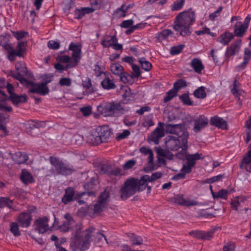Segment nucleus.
<instances>
[{"mask_svg": "<svg viewBox=\"0 0 251 251\" xmlns=\"http://www.w3.org/2000/svg\"><path fill=\"white\" fill-rule=\"evenodd\" d=\"M9 120L8 114L0 113V130L3 131L5 135L7 134V130L5 125L9 122Z\"/></svg>", "mask_w": 251, "mask_h": 251, "instance_id": "72a5a7b5", "label": "nucleus"}, {"mask_svg": "<svg viewBox=\"0 0 251 251\" xmlns=\"http://www.w3.org/2000/svg\"><path fill=\"white\" fill-rule=\"evenodd\" d=\"M165 135L164 131V124L158 123V126L157 127L151 135V139L155 143L158 144L159 140L162 138Z\"/></svg>", "mask_w": 251, "mask_h": 251, "instance_id": "4468645a", "label": "nucleus"}, {"mask_svg": "<svg viewBox=\"0 0 251 251\" xmlns=\"http://www.w3.org/2000/svg\"><path fill=\"white\" fill-rule=\"evenodd\" d=\"M69 49L73 51L72 59L68 55H61L57 57L60 63L55 64L54 67L60 72L75 67L80 59L81 49L79 44L72 43L69 46Z\"/></svg>", "mask_w": 251, "mask_h": 251, "instance_id": "7ed1b4c3", "label": "nucleus"}, {"mask_svg": "<svg viewBox=\"0 0 251 251\" xmlns=\"http://www.w3.org/2000/svg\"><path fill=\"white\" fill-rule=\"evenodd\" d=\"M64 221L63 224L59 226L60 231L67 232L72 230L75 235L74 244L75 246L81 251L87 250L90 245L91 238L94 233L95 229L90 227L86 229L81 236L80 230L82 228V224L76 223L70 214L67 213L64 216Z\"/></svg>", "mask_w": 251, "mask_h": 251, "instance_id": "f257e3e1", "label": "nucleus"}, {"mask_svg": "<svg viewBox=\"0 0 251 251\" xmlns=\"http://www.w3.org/2000/svg\"><path fill=\"white\" fill-rule=\"evenodd\" d=\"M188 137V133H184L183 137H176L173 135L168 136L165 139L166 147L172 151H176L180 148L185 147L187 144Z\"/></svg>", "mask_w": 251, "mask_h": 251, "instance_id": "423d86ee", "label": "nucleus"}, {"mask_svg": "<svg viewBox=\"0 0 251 251\" xmlns=\"http://www.w3.org/2000/svg\"><path fill=\"white\" fill-rule=\"evenodd\" d=\"M210 124L223 129H225L227 127L226 122L223 118L218 116L211 117Z\"/></svg>", "mask_w": 251, "mask_h": 251, "instance_id": "412c9836", "label": "nucleus"}, {"mask_svg": "<svg viewBox=\"0 0 251 251\" xmlns=\"http://www.w3.org/2000/svg\"><path fill=\"white\" fill-rule=\"evenodd\" d=\"M130 241L132 243V245H139L143 243V240L141 237L136 236L134 234H131L130 237Z\"/></svg>", "mask_w": 251, "mask_h": 251, "instance_id": "a18cd8bd", "label": "nucleus"}, {"mask_svg": "<svg viewBox=\"0 0 251 251\" xmlns=\"http://www.w3.org/2000/svg\"><path fill=\"white\" fill-rule=\"evenodd\" d=\"M233 38L232 33L226 31L221 34L217 38V41L223 45H227Z\"/></svg>", "mask_w": 251, "mask_h": 251, "instance_id": "b1692460", "label": "nucleus"}, {"mask_svg": "<svg viewBox=\"0 0 251 251\" xmlns=\"http://www.w3.org/2000/svg\"><path fill=\"white\" fill-rule=\"evenodd\" d=\"M172 34V32L169 29H165L156 35V38L158 42H162L163 41L168 40Z\"/></svg>", "mask_w": 251, "mask_h": 251, "instance_id": "2f4dec72", "label": "nucleus"}, {"mask_svg": "<svg viewBox=\"0 0 251 251\" xmlns=\"http://www.w3.org/2000/svg\"><path fill=\"white\" fill-rule=\"evenodd\" d=\"M109 193L106 191H104L101 193L99 197V201L97 203L95 204L94 206V208L92 207L87 206L86 210L83 212V214H91V211L93 210V213L98 214L100 213L105 207L106 205L107 202L109 199Z\"/></svg>", "mask_w": 251, "mask_h": 251, "instance_id": "0eeeda50", "label": "nucleus"}, {"mask_svg": "<svg viewBox=\"0 0 251 251\" xmlns=\"http://www.w3.org/2000/svg\"><path fill=\"white\" fill-rule=\"evenodd\" d=\"M21 179L25 184L32 183L33 181L32 175L25 170H23L22 172Z\"/></svg>", "mask_w": 251, "mask_h": 251, "instance_id": "c9c22d12", "label": "nucleus"}, {"mask_svg": "<svg viewBox=\"0 0 251 251\" xmlns=\"http://www.w3.org/2000/svg\"><path fill=\"white\" fill-rule=\"evenodd\" d=\"M50 163L55 167L58 173L67 175L72 173L74 170L69 166L64 163L56 157H50Z\"/></svg>", "mask_w": 251, "mask_h": 251, "instance_id": "9d476101", "label": "nucleus"}, {"mask_svg": "<svg viewBox=\"0 0 251 251\" xmlns=\"http://www.w3.org/2000/svg\"><path fill=\"white\" fill-rule=\"evenodd\" d=\"M16 71H10L8 75L18 80L23 85L29 88V92L42 95L47 94L49 89L44 82L34 83L32 82V74L27 71L23 62H18L15 65Z\"/></svg>", "mask_w": 251, "mask_h": 251, "instance_id": "f03ea898", "label": "nucleus"}, {"mask_svg": "<svg viewBox=\"0 0 251 251\" xmlns=\"http://www.w3.org/2000/svg\"><path fill=\"white\" fill-rule=\"evenodd\" d=\"M90 3L92 8H95V10L100 8L102 4V0H90Z\"/></svg>", "mask_w": 251, "mask_h": 251, "instance_id": "bf43d9fd", "label": "nucleus"}, {"mask_svg": "<svg viewBox=\"0 0 251 251\" xmlns=\"http://www.w3.org/2000/svg\"><path fill=\"white\" fill-rule=\"evenodd\" d=\"M210 190L213 198L215 199L221 198L226 199L228 194V191L225 189H222L219 191L217 193H214L212 190L211 186H210Z\"/></svg>", "mask_w": 251, "mask_h": 251, "instance_id": "4c0bfd02", "label": "nucleus"}, {"mask_svg": "<svg viewBox=\"0 0 251 251\" xmlns=\"http://www.w3.org/2000/svg\"><path fill=\"white\" fill-rule=\"evenodd\" d=\"M59 84L62 86H70L71 84V80L68 77H63L60 78Z\"/></svg>", "mask_w": 251, "mask_h": 251, "instance_id": "052dcab7", "label": "nucleus"}, {"mask_svg": "<svg viewBox=\"0 0 251 251\" xmlns=\"http://www.w3.org/2000/svg\"><path fill=\"white\" fill-rule=\"evenodd\" d=\"M165 130L168 133L177 135V137H183L184 133H188L185 130V126L183 124H168L165 126Z\"/></svg>", "mask_w": 251, "mask_h": 251, "instance_id": "f8f14e48", "label": "nucleus"}, {"mask_svg": "<svg viewBox=\"0 0 251 251\" xmlns=\"http://www.w3.org/2000/svg\"><path fill=\"white\" fill-rule=\"evenodd\" d=\"M195 21V14L191 9L180 13L176 17L174 29L180 35L186 36L191 33L190 26Z\"/></svg>", "mask_w": 251, "mask_h": 251, "instance_id": "20e7f679", "label": "nucleus"}, {"mask_svg": "<svg viewBox=\"0 0 251 251\" xmlns=\"http://www.w3.org/2000/svg\"><path fill=\"white\" fill-rule=\"evenodd\" d=\"M12 33L14 37L18 40L24 38L27 34V32L22 31L13 32Z\"/></svg>", "mask_w": 251, "mask_h": 251, "instance_id": "e2e57ef3", "label": "nucleus"}, {"mask_svg": "<svg viewBox=\"0 0 251 251\" xmlns=\"http://www.w3.org/2000/svg\"><path fill=\"white\" fill-rule=\"evenodd\" d=\"M12 159L18 164L25 163L28 159V156L25 152L18 151L11 155Z\"/></svg>", "mask_w": 251, "mask_h": 251, "instance_id": "393cba45", "label": "nucleus"}, {"mask_svg": "<svg viewBox=\"0 0 251 251\" xmlns=\"http://www.w3.org/2000/svg\"><path fill=\"white\" fill-rule=\"evenodd\" d=\"M191 66L193 68L195 72L197 73H201L204 68V66L200 59L199 58H194L191 62Z\"/></svg>", "mask_w": 251, "mask_h": 251, "instance_id": "c85d7f7f", "label": "nucleus"}, {"mask_svg": "<svg viewBox=\"0 0 251 251\" xmlns=\"http://www.w3.org/2000/svg\"><path fill=\"white\" fill-rule=\"evenodd\" d=\"M95 8L92 7H82L77 8L75 11L74 16L76 19H81L85 14H88L93 12Z\"/></svg>", "mask_w": 251, "mask_h": 251, "instance_id": "a878e982", "label": "nucleus"}, {"mask_svg": "<svg viewBox=\"0 0 251 251\" xmlns=\"http://www.w3.org/2000/svg\"><path fill=\"white\" fill-rule=\"evenodd\" d=\"M7 100L5 93L0 89V110L9 112L12 110L10 106L7 105L4 101Z\"/></svg>", "mask_w": 251, "mask_h": 251, "instance_id": "cd10ccee", "label": "nucleus"}, {"mask_svg": "<svg viewBox=\"0 0 251 251\" xmlns=\"http://www.w3.org/2000/svg\"><path fill=\"white\" fill-rule=\"evenodd\" d=\"M96 130L101 139V143L105 142L110 136V132L105 127H99L97 128Z\"/></svg>", "mask_w": 251, "mask_h": 251, "instance_id": "473e14b6", "label": "nucleus"}, {"mask_svg": "<svg viewBox=\"0 0 251 251\" xmlns=\"http://www.w3.org/2000/svg\"><path fill=\"white\" fill-rule=\"evenodd\" d=\"M139 62L141 65L142 68L146 71H149L152 65L151 63L147 61L144 58H141L139 59Z\"/></svg>", "mask_w": 251, "mask_h": 251, "instance_id": "79ce46f5", "label": "nucleus"}, {"mask_svg": "<svg viewBox=\"0 0 251 251\" xmlns=\"http://www.w3.org/2000/svg\"><path fill=\"white\" fill-rule=\"evenodd\" d=\"M201 157V154L198 153L192 154H188L186 159L187 162L194 166L195 164L196 161L200 159Z\"/></svg>", "mask_w": 251, "mask_h": 251, "instance_id": "a19ab883", "label": "nucleus"}, {"mask_svg": "<svg viewBox=\"0 0 251 251\" xmlns=\"http://www.w3.org/2000/svg\"><path fill=\"white\" fill-rule=\"evenodd\" d=\"M10 99L13 104L17 105L20 103L25 102L26 100V97L25 95L12 94Z\"/></svg>", "mask_w": 251, "mask_h": 251, "instance_id": "e433bc0d", "label": "nucleus"}, {"mask_svg": "<svg viewBox=\"0 0 251 251\" xmlns=\"http://www.w3.org/2000/svg\"><path fill=\"white\" fill-rule=\"evenodd\" d=\"M190 234L196 238L203 239L209 240L213 236V231H208L207 232L202 231H195L190 233Z\"/></svg>", "mask_w": 251, "mask_h": 251, "instance_id": "5701e85b", "label": "nucleus"}, {"mask_svg": "<svg viewBox=\"0 0 251 251\" xmlns=\"http://www.w3.org/2000/svg\"><path fill=\"white\" fill-rule=\"evenodd\" d=\"M12 201L7 198H1L0 199V207L8 206L11 207Z\"/></svg>", "mask_w": 251, "mask_h": 251, "instance_id": "6e6d98bb", "label": "nucleus"}, {"mask_svg": "<svg viewBox=\"0 0 251 251\" xmlns=\"http://www.w3.org/2000/svg\"><path fill=\"white\" fill-rule=\"evenodd\" d=\"M172 201L177 204L184 206H193L197 204V202L195 201L185 199L182 195H176L172 199Z\"/></svg>", "mask_w": 251, "mask_h": 251, "instance_id": "ddd939ff", "label": "nucleus"}, {"mask_svg": "<svg viewBox=\"0 0 251 251\" xmlns=\"http://www.w3.org/2000/svg\"><path fill=\"white\" fill-rule=\"evenodd\" d=\"M54 222L52 226L50 227L48 224L49 219L47 217L39 218L37 219L35 223V229L39 234H43L49 230H51L54 227L56 224H58L55 215H54Z\"/></svg>", "mask_w": 251, "mask_h": 251, "instance_id": "1a4fd4ad", "label": "nucleus"}, {"mask_svg": "<svg viewBox=\"0 0 251 251\" xmlns=\"http://www.w3.org/2000/svg\"><path fill=\"white\" fill-rule=\"evenodd\" d=\"M136 164V161L134 160H129L123 165V169L125 170H128L132 168Z\"/></svg>", "mask_w": 251, "mask_h": 251, "instance_id": "680f3d73", "label": "nucleus"}, {"mask_svg": "<svg viewBox=\"0 0 251 251\" xmlns=\"http://www.w3.org/2000/svg\"><path fill=\"white\" fill-rule=\"evenodd\" d=\"M7 50L8 52L15 53L17 56H22L25 50V43L24 42H19L16 49H14L11 46L9 45Z\"/></svg>", "mask_w": 251, "mask_h": 251, "instance_id": "6ab92c4d", "label": "nucleus"}, {"mask_svg": "<svg viewBox=\"0 0 251 251\" xmlns=\"http://www.w3.org/2000/svg\"><path fill=\"white\" fill-rule=\"evenodd\" d=\"M74 190L72 188H68L66 189L65 194L62 199V202L67 204L74 199Z\"/></svg>", "mask_w": 251, "mask_h": 251, "instance_id": "c756f323", "label": "nucleus"}, {"mask_svg": "<svg viewBox=\"0 0 251 251\" xmlns=\"http://www.w3.org/2000/svg\"><path fill=\"white\" fill-rule=\"evenodd\" d=\"M251 59V50L249 48H245L244 50V54L243 60H245V62H249Z\"/></svg>", "mask_w": 251, "mask_h": 251, "instance_id": "338daca9", "label": "nucleus"}, {"mask_svg": "<svg viewBox=\"0 0 251 251\" xmlns=\"http://www.w3.org/2000/svg\"><path fill=\"white\" fill-rule=\"evenodd\" d=\"M240 83L235 79L233 83L232 86L230 88L231 93L236 97L239 98L240 96H244L245 92L239 88ZM240 98H239V99Z\"/></svg>", "mask_w": 251, "mask_h": 251, "instance_id": "bb28decb", "label": "nucleus"}, {"mask_svg": "<svg viewBox=\"0 0 251 251\" xmlns=\"http://www.w3.org/2000/svg\"><path fill=\"white\" fill-rule=\"evenodd\" d=\"M136 180V185L137 191H142L145 189L148 186V183L150 181V176L149 175L143 176L140 180L134 178Z\"/></svg>", "mask_w": 251, "mask_h": 251, "instance_id": "a211bd4d", "label": "nucleus"}, {"mask_svg": "<svg viewBox=\"0 0 251 251\" xmlns=\"http://www.w3.org/2000/svg\"><path fill=\"white\" fill-rule=\"evenodd\" d=\"M133 24L134 21L132 19L125 20L121 24V26L123 28H128L132 25Z\"/></svg>", "mask_w": 251, "mask_h": 251, "instance_id": "774afa93", "label": "nucleus"}, {"mask_svg": "<svg viewBox=\"0 0 251 251\" xmlns=\"http://www.w3.org/2000/svg\"><path fill=\"white\" fill-rule=\"evenodd\" d=\"M124 94L123 97L126 101L131 100L134 98V95L131 93V90L128 87H125L123 89Z\"/></svg>", "mask_w": 251, "mask_h": 251, "instance_id": "ea45409f", "label": "nucleus"}, {"mask_svg": "<svg viewBox=\"0 0 251 251\" xmlns=\"http://www.w3.org/2000/svg\"><path fill=\"white\" fill-rule=\"evenodd\" d=\"M48 46L50 49L56 50L59 49L60 44L58 41L50 40L48 42Z\"/></svg>", "mask_w": 251, "mask_h": 251, "instance_id": "0e129e2a", "label": "nucleus"}, {"mask_svg": "<svg viewBox=\"0 0 251 251\" xmlns=\"http://www.w3.org/2000/svg\"><path fill=\"white\" fill-rule=\"evenodd\" d=\"M186 86V83L185 80L183 79H179L174 83L173 88L176 90V92H177L179 90L185 87Z\"/></svg>", "mask_w": 251, "mask_h": 251, "instance_id": "09e8293b", "label": "nucleus"}, {"mask_svg": "<svg viewBox=\"0 0 251 251\" xmlns=\"http://www.w3.org/2000/svg\"><path fill=\"white\" fill-rule=\"evenodd\" d=\"M110 71L113 74L119 76L123 74L124 68L120 63H114L111 65Z\"/></svg>", "mask_w": 251, "mask_h": 251, "instance_id": "f704fd0d", "label": "nucleus"}, {"mask_svg": "<svg viewBox=\"0 0 251 251\" xmlns=\"http://www.w3.org/2000/svg\"><path fill=\"white\" fill-rule=\"evenodd\" d=\"M223 9V8L222 6H219L218 9L210 14L209 16V19L212 21H214L220 15L221 12Z\"/></svg>", "mask_w": 251, "mask_h": 251, "instance_id": "864d4df0", "label": "nucleus"}, {"mask_svg": "<svg viewBox=\"0 0 251 251\" xmlns=\"http://www.w3.org/2000/svg\"><path fill=\"white\" fill-rule=\"evenodd\" d=\"M242 44L241 40H239L232 44L226 49V53L227 55H233L239 52Z\"/></svg>", "mask_w": 251, "mask_h": 251, "instance_id": "4be33fe9", "label": "nucleus"}, {"mask_svg": "<svg viewBox=\"0 0 251 251\" xmlns=\"http://www.w3.org/2000/svg\"><path fill=\"white\" fill-rule=\"evenodd\" d=\"M154 125L153 121V114H149L144 118V121L143 123V126L145 127H150Z\"/></svg>", "mask_w": 251, "mask_h": 251, "instance_id": "c03bdc74", "label": "nucleus"}, {"mask_svg": "<svg viewBox=\"0 0 251 251\" xmlns=\"http://www.w3.org/2000/svg\"><path fill=\"white\" fill-rule=\"evenodd\" d=\"M116 42L117 39L115 36H105L101 41V45L105 48H108L112 47Z\"/></svg>", "mask_w": 251, "mask_h": 251, "instance_id": "7c9ffc66", "label": "nucleus"}, {"mask_svg": "<svg viewBox=\"0 0 251 251\" xmlns=\"http://www.w3.org/2000/svg\"><path fill=\"white\" fill-rule=\"evenodd\" d=\"M101 85L106 90H110L115 88V85L112 80L108 77L105 78L101 82Z\"/></svg>", "mask_w": 251, "mask_h": 251, "instance_id": "58836bf2", "label": "nucleus"}, {"mask_svg": "<svg viewBox=\"0 0 251 251\" xmlns=\"http://www.w3.org/2000/svg\"><path fill=\"white\" fill-rule=\"evenodd\" d=\"M177 92L176 91V90L172 88L170 91H169L167 94L166 96L164 98V101L165 102H167L170 100H171L173 98L176 96Z\"/></svg>", "mask_w": 251, "mask_h": 251, "instance_id": "de8ad7c7", "label": "nucleus"}, {"mask_svg": "<svg viewBox=\"0 0 251 251\" xmlns=\"http://www.w3.org/2000/svg\"><path fill=\"white\" fill-rule=\"evenodd\" d=\"M179 99L184 104L188 105H191L192 104V102L191 101L190 98L187 94H184L180 96Z\"/></svg>", "mask_w": 251, "mask_h": 251, "instance_id": "13d9d810", "label": "nucleus"}, {"mask_svg": "<svg viewBox=\"0 0 251 251\" xmlns=\"http://www.w3.org/2000/svg\"><path fill=\"white\" fill-rule=\"evenodd\" d=\"M36 207L30 206L28 208V212H23L18 216L17 221L22 227H28L31 223L32 217L31 214L36 212Z\"/></svg>", "mask_w": 251, "mask_h": 251, "instance_id": "9b49d317", "label": "nucleus"}, {"mask_svg": "<svg viewBox=\"0 0 251 251\" xmlns=\"http://www.w3.org/2000/svg\"><path fill=\"white\" fill-rule=\"evenodd\" d=\"M248 28L247 25H244L242 22H236L234 28L235 35L239 37H243L245 35Z\"/></svg>", "mask_w": 251, "mask_h": 251, "instance_id": "aec40b11", "label": "nucleus"}, {"mask_svg": "<svg viewBox=\"0 0 251 251\" xmlns=\"http://www.w3.org/2000/svg\"><path fill=\"white\" fill-rule=\"evenodd\" d=\"M207 124L208 119L203 115L200 116L194 120V132L197 133L200 131Z\"/></svg>", "mask_w": 251, "mask_h": 251, "instance_id": "2eb2a0df", "label": "nucleus"}, {"mask_svg": "<svg viewBox=\"0 0 251 251\" xmlns=\"http://www.w3.org/2000/svg\"><path fill=\"white\" fill-rule=\"evenodd\" d=\"M130 133L128 130H124L122 132H118L116 134V138L118 140L124 139L128 137Z\"/></svg>", "mask_w": 251, "mask_h": 251, "instance_id": "5fc2aeb1", "label": "nucleus"}, {"mask_svg": "<svg viewBox=\"0 0 251 251\" xmlns=\"http://www.w3.org/2000/svg\"><path fill=\"white\" fill-rule=\"evenodd\" d=\"M126 11H125V9L123 8V6L115 11L114 13L115 16L117 18H121L124 17L126 16Z\"/></svg>", "mask_w": 251, "mask_h": 251, "instance_id": "4d7b16f0", "label": "nucleus"}, {"mask_svg": "<svg viewBox=\"0 0 251 251\" xmlns=\"http://www.w3.org/2000/svg\"><path fill=\"white\" fill-rule=\"evenodd\" d=\"M136 184V180L134 178H129L125 182L120 190L122 199H126L137 191Z\"/></svg>", "mask_w": 251, "mask_h": 251, "instance_id": "6e6552de", "label": "nucleus"}, {"mask_svg": "<svg viewBox=\"0 0 251 251\" xmlns=\"http://www.w3.org/2000/svg\"><path fill=\"white\" fill-rule=\"evenodd\" d=\"M244 199L242 197H237L233 199L231 201V204L235 209L237 210L240 204L243 202Z\"/></svg>", "mask_w": 251, "mask_h": 251, "instance_id": "49530a36", "label": "nucleus"}, {"mask_svg": "<svg viewBox=\"0 0 251 251\" xmlns=\"http://www.w3.org/2000/svg\"><path fill=\"white\" fill-rule=\"evenodd\" d=\"M10 231L15 236H18L20 235V232L19 229V226L17 223L13 222L10 224Z\"/></svg>", "mask_w": 251, "mask_h": 251, "instance_id": "8fccbe9b", "label": "nucleus"}, {"mask_svg": "<svg viewBox=\"0 0 251 251\" xmlns=\"http://www.w3.org/2000/svg\"><path fill=\"white\" fill-rule=\"evenodd\" d=\"M184 0H176L172 5V9L173 10H180L184 5Z\"/></svg>", "mask_w": 251, "mask_h": 251, "instance_id": "3c124183", "label": "nucleus"}, {"mask_svg": "<svg viewBox=\"0 0 251 251\" xmlns=\"http://www.w3.org/2000/svg\"><path fill=\"white\" fill-rule=\"evenodd\" d=\"M156 151L158 155V160L160 164H165V161L164 157L169 159H172L174 158V155L173 154L169 151L163 150L161 148H156Z\"/></svg>", "mask_w": 251, "mask_h": 251, "instance_id": "f3484780", "label": "nucleus"}, {"mask_svg": "<svg viewBox=\"0 0 251 251\" xmlns=\"http://www.w3.org/2000/svg\"><path fill=\"white\" fill-rule=\"evenodd\" d=\"M87 141L93 145H97L101 143V139L100 138L96 129L92 130L88 134L87 136Z\"/></svg>", "mask_w": 251, "mask_h": 251, "instance_id": "dca6fc26", "label": "nucleus"}, {"mask_svg": "<svg viewBox=\"0 0 251 251\" xmlns=\"http://www.w3.org/2000/svg\"><path fill=\"white\" fill-rule=\"evenodd\" d=\"M186 148L187 145H186L185 147L181 148L182 149L181 151L176 154V157L182 160H186L188 155L186 150Z\"/></svg>", "mask_w": 251, "mask_h": 251, "instance_id": "603ef678", "label": "nucleus"}, {"mask_svg": "<svg viewBox=\"0 0 251 251\" xmlns=\"http://www.w3.org/2000/svg\"><path fill=\"white\" fill-rule=\"evenodd\" d=\"M194 95L195 97L199 99H203L206 97L205 88L203 86L200 87L194 92Z\"/></svg>", "mask_w": 251, "mask_h": 251, "instance_id": "37998d69", "label": "nucleus"}, {"mask_svg": "<svg viewBox=\"0 0 251 251\" xmlns=\"http://www.w3.org/2000/svg\"><path fill=\"white\" fill-rule=\"evenodd\" d=\"M97 110L104 116H117L123 113V108L121 105L114 102H103L98 106Z\"/></svg>", "mask_w": 251, "mask_h": 251, "instance_id": "39448f33", "label": "nucleus"}, {"mask_svg": "<svg viewBox=\"0 0 251 251\" xmlns=\"http://www.w3.org/2000/svg\"><path fill=\"white\" fill-rule=\"evenodd\" d=\"M193 167V165L189 164L187 162V163L184 165L181 169V172L183 173H185V175L186 174L190 173L191 171L192 168Z\"/></svg>", "mask_w": 251, "mask_h": 251, "instance_id": "69168bd1", "label": "nucleus"}]
</instances>
